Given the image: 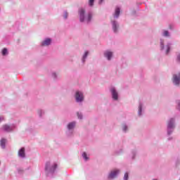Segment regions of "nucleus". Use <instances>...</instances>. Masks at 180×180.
I'll return each instance as SVG.
<instances>
[{"label": "nucleus", "instance_id": "18", "mask_svg": "<svg viewBox=\"0 0 180 180\" xmlns=\"http://www.w3.org/2000/svg\"><path fill=\"white\" fill-rule=\"evenodd\" d=\"M95 0H89V5L90 6H94V2Z\"/></svg>", "mask_w": 180, "mask_h": 180}, {"label": "nucleus", "instance_id": "6", "mask_svg": "<svg viewBox=\"0 0 180 180\" xmlns=\"http://www.w3.org/2000/svg\"><path fill=\"white\" fill-rule=\"evenodd\" d=\"M111 92H112V99H115V101H117L118 94H117V91H116L115 88L111 89Z\"/></svg>", "mask_w": 180, "mask_h": 180}, {"label": "nucleus", "instance_id": "21", "mask_svg": "<svg viewBox=\"0 0 180 180\" xmlns=\"http://www.w3.org/2000/svg\"><path fill=\"white\" fill-rule=\"evenodd\" d=\"M164 36H165V37L169 36V33L168 32V31H165L164 32Z\"/></svg>", "mask_w": 180, "mask_h": 180}, {"label": "nucleus", "instance_id": "31", "mask_svg": "<svg viewBox=\"0 0 180 180\" xmlns=\"http://www.w3.org/2000/svg\"><path fill=\"white\" fill-rule=\"evenodd\" d=\"M169 134H170L169 131L168 132Z\"/></svg>", "mask_w": 180, "mask_h": 180}, {"label": "nucleus", "instance_id": "17", "mask_svg": "<svg viewBox=\"0 0 180 180\" xmlns=\"http://www.w3.org/2000/svg\"><path fill=\"white\" fill-rule=\"evenodd\" d=\"M82 155H83V158H84V160H85L86 161H88V160H89V158H88V156H86V153H84Z\"/></svg>", "mask_w": 180, "mask_h": 180}, {"label": "nucleus", "instance_id": "27", "mask_svg": "<svg viewBox=\"0 0 180 180\" xmlns=\"http://www.w3.org/2000/svg\"><path fill=\"white\" fill-rule=\"evenodd\" d=\"M161 47H162V49H164V42H161Z\"/></svg>", "mask_w": 180, "mask_h": 180}, {"label": "nucleus", "instance_id": "26", "mask_svg": "<svg viewBox=\"0 0 180 180\" xmlns=\"http://www.w3.org/2000/svg\"><path fill=\"white\" fill-rule=\"evenodd\" d=\"M68 17V13H65L64 15L65 19H67Z\"/></svg>", "mask_w": 180, "mask_h": 180}, {"label": "nucleus", "instance_id": "8", "mask_svg": "<svg viewBox=\"0 0 180 180\" xmlns=\"http://www.w3.org/2000/svg\"><path fill=\"white\" fill-rule=\"evenodd\" d=\"M104 56L108 58V60H110V58H112V56H113V53L110 51H106L104 53Z\"/></svg>", "mask_w": 180, "mask_h": 180}, {"label": "nucleus", "instance_id": "29", "mask_svg": "<svg viewBox=\"0 0 180 180\" xmlns=\"http://www.w3.org/2000/svg\"><path fill=\"white\" fill-rule=\"evenodd\" d=\"M2 120H4V117H0V122H2Z\"/></svg>", "mask_w": 180, "mask_h": 180}, {"label": "nucleus", "instance_id": "28", "mask_svg": "<svg viewBox=\"0 0 180 180\" xmlns=\"http://www.w3.org/2000/svg\"><path fill=\"white\" fill-rule=\"evenodd\" d=\"M177 60H178V61H180V55H179V56H177Z\"/></svg>", "mask_w": 180, "mask_h": 180}, {"label": "nucleus", "instance_id": "1", "mask_svg": "<svg viewBox=\"0 0 180 180\" xmlns=\"http://www.w3.org/2000/svg\"><path fill=\"white\" fill-rule=\"evenodd\" d=\"M79 15L80 18V22H91V19H92V14L89 13L87 18H85V11L83 8L79 10Z\"/></svg>", "mask_w": 180, "mask_h": 180}, {"label": "nucleus", "instance_id": "3", "mask_svg": "<svg viewBox=\"0 0 180 180\" xmlns=\"http://www.w3.org/2000/svg\"><path fill=\"white\" fill-rule=\"evenodd\" d=\"M75 98L77 102H82L84 101V94L82 92L77 91Z\"/></svg>", "mask_w": 180, "mask_h": 180}, {"label": "nucleus", "instance_id": "23", "mask_svg": "<svg viewBox=\"0 0 180 180\" xmlns=\"http://www.w3.org/2000/svg\"><path fill=\"white\" fill-rule=\"evenodd\" d=\"M141 108H142V106H141V105H139V115H141Z\"/></svg>", "mask_w": 180, "mask_h": 180}, {"label": "nucleus", "instance_id": "22", "mask_svg": "<svg viewBox=\"0 0 180 180\" xmlns=\"http://www.w3.org/2000/svg\"><path fill=\"white\" fill-rule=\"evenodd\" d=\"M167 51H166V53H167V54H168V53H169V50H170V48H169V45H167Z\"/></svg>", "mask_w": 180, "mask_h": 180}, {"label": "nucleus", "instance_id": "16", "mask_svg": "<svg viewBox=\"0 0 180 180\" xmlns=\"http://www.w3.org/2000/svg\"><path fill=\"white\" fill-rule=\"evenodd\" d=\"M7 53H8V49H6V48H4V49H3V51H2V54H3L4 56H6Z\"/></svg>", "mask_w": 180, "mask_h": 180}, {"label": "nucleus", "instance_id": "25", "mask_svg": "<svg viewBox=\"0 0 180 180\" xmlns=\"http://www.w3.org/2000/svg\"><path fill=\"white\" fill-rule=\"evenodd\" d=\"M123 130L124 131H126L127 130V127L126 125L123 127Z\"/></svg>", "mask_w": 180, "mask_h": 180}, {"label": "nucleus", "instance_id": "4", "mask_svg": "<svg viewBox=\"0 0 180 180\" xmlns=\"http://www.w3.org/2000/svg\"><path fill=\"white\" fill-rule=\"evenodd\" d=\"M119 172H120V170L119 169H115L112 171L109 176H108V179H113V178H116L117 174H119Z\"/></svg>", "mask_w": 180, "mask_h": 180}, {"label": "nucleus", "instance_id": "19", "mask_svg": "<svg viewBox=\"0 0 180 180\" xmlns=\"http://www.w3.org/2000/svg\"><path fill=\"white\" fill-rule=\"evenodd\" d=\"M129 179V173H125L124 176V180H128Z\"/></svg>", "mask_w": 180, "mask_h": 180}, {"label": "nucleus", "instance_id": "13", "mask_svg": "<svg viewBox=\"0 0 180 180\" xmlns=\"http://www.w3.org/2000/svg\"><path fill=\"white\" fill-rule=\"evenodd\" d=\"M75 127V122H70L68 125V129L69 130H71L72 129H74Z\"/></svg>", "mask_w": 180, "mask_h": 180}, {"label": "nucleus", "instance_id": "15", "mask_svg": "<svg viewBox=\"0 0 180 180\" xmlns=\"http://www.w3.org/2000/svg\"><path fill=\"white\" fill-rule=\"evenodd\" d=\"M5 143H6V139H2L0 141V144H1V146L3 148H5Z\"/></svg>", "mask_w": 180, "mask_h": 180}, {"label": "nucleus", "instance_id": "10", "mask_svg": "<svg viewBox=\"0 0 180 180\" xmlns=\"http://www.w3.org/2000/svg\"><path fill=\"white\" fill-rule=\"evenodd\" d=\"M19 157L24 158L25 157V148H22L18 152Z\"/></svg>", "mask_w": 180, "mask_h": 180}, {"label": "nucleus", "instance_id": "11", "mask_svg": "<svg viewBox=\"0 0 180 180\" xmlns=\"http://www.w3.org/2000/svg\"><path fill=\"white\" fill-rule=\"evenodd\" d=\"M120 15V8H116L115 12L114 14V18H119V15Z\"/></svg>", "mask_w": 180, "mask_h": 180}, {"label": "nucleus", "instance_id": "24", "mask_svg": "<svg viewBox=\"0 0 180 180\" xmlns=\"http://www.w3.org/2000/svg\"><path fill=\"white\" fill-rule=\"evenodd\" d=\"M77 116L79 119H82V115L79 114V112H77Z\"/></svg>", "mask_w": 180, "mask_h": 180}, {"label": "nucleus", "instance_id": "9", "mask_svg": "<svg viewBox=\"0 0 180 180\" xmlns=\"http://www.w3.org/2000/svg\"><path fill=\"white\" fill-rule=\"evenodd\" d=\"M168 129H174V119H171L167 124Z\"/></svg>", "mask_w": 180, "mask_h": 180}, {"label": "nucleus", "instance_id": "7", "mask_svg": "<svg viewBox=\"0 0 180 180\" xmlns=\"http://www.w3.org/2000/svg\"><path fill=\"white\" fill-rule=\"evenodd\" d=\"M51 43V39H46L45 41H44L41 43V46H50Z\"/></svg>", "mask_w": 180, "mask_h": 180}, {"label": "nucleus", "instance_id": "30", "mask_svg": "<svg viewBox=\"0 0 180 180\" xmlns=\"http://www.w3.org/2000/svg\"><path fill=\"white\" fill-rule=\"evenodd\" d=\"M100 2H101V3L103 2V0H100Z\"/></svg>", "mask_w": 180, "mask_h": 180}, {"label": "nucleus", "instance_id": "5", "mask_svg": "<svg viewBox=\"0 0 180 180\" xmlns=\"http://www.w3.org/2000/svg\"><path fill=\"white\" fill-rule=\"evenodd\" d=\"M180 82V73L178 75H174L173 76V82L175 85H179Z\"/></svg>", "mask_w": 180, "mask_h": 180}, {"label": "nucleus", "instance_id": "12", "mask_svg": "<svg viewBox=\"0 0 180 180\" xmlns=\"http://www.w3.org/2000/svg\"><path fill=\"white\" fill-rule=\"evenodd\" d=\"M112 29H113V31L115 32V33H116V32H117V23L116 22V21H114L112 22Z\"/></svg>", "mask_w": 180, "mask_h": 180}, {"label": "nucleus", "instance_id": "14", "mask_svg": "<svg viewBox=\"0 0 180 180\" xmlns=\"http://www.w3.org/2000/svg\"><path fill=\"white\" fill-rule=\"evenodd\" d=\"M4 130H5L6 131H12V128H11V127L9 125H4L3 127Z\"/></svg>", "mask_w": 180, "mask_h": 180}, {"label": "nucleus", "instance_id": "2", "mask_svg": "<svg viewBox=\"0 0 180 180\" xmlns=\"http://www.w3.org/2000/svg\"><path fill=\"white\" fill-rule=\"evenodd\" d=\"M56 168H57V164L54 163L53 165H51L50 162L46 163L45 169L46 171H48V172H54Z\"/></svg>", "mask_w": 180, "mask_h": 180}, {"label": "nucleus", "instance_id": "20", "mask_svg": "<svg viewBox=\"0 0 180 180\" xmlns=\"http://www.w3.org/2000/svg\"><path fill=\"white\" fill-rule=\"evenodd\" d=\"M89 52L86 51L84 55L83 56V60H85V58H86V57L88 56Z\"/></svg>", "mask_w": 180, "mask_h": 180}]
</instances>
